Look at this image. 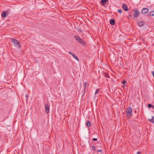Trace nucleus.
I'll list each match as a JSON object with an SVG mask.
<instances>
[{"label": "nucleus", "mask_w": 154, "mask_h": 154, "mask_svg": "<svg viewBox=\"0 0 154 154\" xmlns=\"http://www.w3.org/2000/svg\"><path fill=\"white\" fill-rule=\"evenodd\" d=\"M74 38L82 45L83 46H85V41L83 40L80 37L76 35H75Z\"/></svg>", "instance_id": "nucleus-1"}, {"label": "nucleus", "mask_w": 154, "mask_h": 154, "mask_svg": "<svg viewBox=\"0 0 154 154\" xmlns=\"http://www.w3.org/2000/svg\"><path fill=\"white\" fill-rule=\"evenodd\" d=\"M11 41L12 43H13L15 46L20 48V45L19 41L15 38H12L11 39Z\"/></svg>", "instance_id": "nucleus-2"}, {"label": "nucleus", "mask_w": 154, "mask_h": 154, "mask_svg": "<svg viewBox=\"0 0 154 154\" xmlns=\"http://www.w3.org/2000/svg\"><path fill=\"white\" fill-rule=\"evenodd\" d=\"M134 16L135 18H137L140 14V13L138 9L135 8L134 9Z\"/></svg>", "instance_id": "nucleus-3"}, {"label": "nucleus", "mask_w": 154, "mask_h": 154, "mask_svg": "<svg viewBox=\"0 0 154 154\" xmlns=\"http://www.w3.org/2000/svg\"><path fill=\"white\" fill-rule=\"evenodd\" d=\"M132 112V109L131 106H129L127 108L126 112L127 115L128 114L130 115L131 116V114Z\"/></svg>", "instance_id": "nucleus-4"}, {"label": "nucleus", "mask_w": 154, "mask_h": 154, "mask_svg": "<svg viewBox=\"0 0 154 154\" xmlns=\"http://www.w3.org/2000/svg\"><path fill=\"white\" fill-rule=\"evenodd\" d=\"M148 11L149 10L147 8H144L142 9L141 12L142 14H145L148 12Z\"/></svg>", "instance_id": "nucleus-5"}, {"label": "nucleus", "mask_w": 154, "mask_h": 154, "mask_svg": "<svg viewBox=\"0 0 154 154\" xmlns=\"http://www.w3.org/2000/svg\"><path fill=\"white\" fill-rule=\"evenodd\" d=\"M87 85L88 86V82H85L84 83V91L82 92V95L83 96V95L85 93V91L86 90V88L87 87Z\"/></svg>", "instance_id": "nucleus-6"}, {"label": "nucleus", "mask_w": 154, "mask_h": 154, "mask_svg": "<svg viewBox=\"0 0 154 154\" xmlns=\"http://www.w3.org/2000/svg\"><path fill=\"white\" fill-rule=\"evenodd\" d=\"M45 112L47 113H49V105L48 104H46L45 105Z\"/></svg>", "instance_id": "nucleus-7"}, {"label": "nucleus", "mask_w": 154, "mask_h": 154, "mask_svg": "<svg viewBox=\"0 0 154 154\" xmlns=\"http://www.w3.org/2000/svg\"><path fill=\"white\" fill-rule=\"evenodd\" d=\"M122 8L123 9L126 11L128 10L127 6V5L125 4H123Z\"/></svg>", "instance_id": "nucleus-8"}, {"label": "nucleus", "mask_w": 154, "mask_h": 154, "mask_svg": "<svg viewBox=\"0 0 154 154\" xmlns=\"http://www.w3.org/2000/svg\"><path fill=\"white\" fill-rule=\"evenodd\" d=\"M109 23L111 25H113L115 24V21L114 19H112L109 21Z\"/></svg>", "instance_id": "nucleus-9"}, {"label": "nucleus", "mask_w": 154, "mask_h": 154, "mask_svg": "<svg viewBox=\"0 0 154 154\" xmlns=\"http://www.w3.org/2000/svg\"><path fill=\"white\" fill-rule=\"evenodd\" d=\"M6 13H8L7 11H3L2 14V16L3 17H5L6 16Z\"/></svg>", "instance_id": "nucleus-10"}, {"label": "nucleus", "mask_w": 154, "mask_h": 154, "mask_svg": "<svg viewBox=\"0 0 154 154\" xmlns=\"http://www.w3.org/2000/svg\"><path fill=\"white\" fill-rule=\"evenodd\" d=\"M144 22L143 21H140L138 23V24L140 26H142L144 25Z\"/></svg>", "instance_id": "nucleus-11"}, {"label": "nucleus", "mask_w": 154, "mask_h": 154, "mask_svg": "<svg viewBox=\"0 0 154 154\" xmlns=\"http://www.w3.org/2000/svg\"><path fill=\"white\" fill-rule=\"evenodd\" d=\"M108 0H101V2L102 4L103 5H105L106 4V2H107Z\"/></svg>", "instance_id": "nucleus-12"}, {"label": "nucleus", "mask_w": 154, "mask_h": 154, "mask_svg": "<svg viewBox=\"0 0 154 154\" xmlns=\"http://www.w3.org/2000/svg\"><path fill=\"white\" fill-rule=\"evenodd\" d=\"M103 75L106 78H109L108 74L107 72H105L103 73Z\"/></svg>", "instance_id": "nucleus-13"}, {"label": "nucleus", "mask_w": 154, "mask_h": 154, "mask_svg": "<svg viewBox=\"0 0 154 154\" xmlns=\"http://www.w3.org/2000/svg\"><path fill=\"white\" fill-rule=\"evenodd\" d=\"M148 107L149 108H150L152 107V109H154V106H153V105H152L150 104H148Z\"/></svg>", "instance_id": "nucleus-14"}, {"label": "nucleus", "mask_w": 154, "mask_h": 154, "mask_svg": "<svg viewBox=\"0 0 154 154\" xmlns=\"http://www.w3.org/2000/svg\"><path fill=\"white\" fill-rule=\"evenodd\" d=\"M149 15L150 16H154V11L149 13Z\"/></svg>", "instance_id": "nucleus-15"}, {"label": "nucleus", "mask_w": 154, "mask_h": 154, "mask_svg": "<svg viewBox=\"0 0 154 154\" xmlns=\"http://www.w3.org/2000/svg\"><path fill=\"white\" fill-rule=\"evenodd\" d=\"M72 56L76 60H77L78 61H79V58L74 54H72Z\"/></svg>", "instance_id": "nucleus-16"}, {"label": "nucleus", "mask_w": 154, "mask_h": 154, "mask_svg": "<svg viewBox=\"0 0 154 154\" xmlns=\"http://www.w3.org/2000/svg\"><path fill=\"white\" fill-rule=\"evenodd\" d=\"M153 119H154V117L152 116V118L151 119H149L148 120L149 121H150V122L154 123V120H153Z\"/></svg>", "instance_id": "nucleus-17"}, {"label": "nucleus", "mask_w": 154, "mask_h": 154, "mask_svg": "<svg viewBox=\"0 0 154 154\" xmlns=\"http://www.w3.org/2000/svg\"><path fill=\"white\" fill-rule=\"evenodd\" d=\"M86 125L88 126H91V123L89 121H88L86 123Z\"/></svg>", "instance_id": "nucleus-18"}, {"label": "nucleus", "mask_w": 154, "mask_h": 154, "mask_svg": "<svg viewBox=\"0 0 154 154\" xmlns=\"http://www.w3.org/2000/svg\"><path fill=\"white\" fill-rule=\"evenodd\" d=\"M126 83V81L125 80H123V82H122V84L124 85Z\"/></svg>", "instance_id": "nucleus-19"}, {"label": "nucleus", "mask_w": 154, "mask_h": 154, "mask_svg": "<svg viewBox=\"0 0 154 154\" xmlns=\"http://www.w3.org/2000/svg\"><path fill=\"white\" fill-rule=\"evenodd\" d=\"M118 11L119 13L121 14L122 12V10L121 9H119L118 10Z\"/></svg>", "instance_id": "nucleus-20"}, {"label": "nucleus", "mask_w": 154, "mask_h": 154, "mask_svg": "<svg viewBox=\"0 0 154 154\" xmlns=\"http://www.w3.org/2000/svg\"><path fill=\"white\" fill-rule=\"evenodd\" d=\"M91 148L92 149V150H93V151H94L95 149V147L93 146H92V147H91Z\"/></svg>", "instance_id": "nucleus-21"}, {"label": "nucleus", "mask_w": 154, "mask_h": 154, "mask_svg": "<svg viewBox=\"0 0 154 154\" xmlns=\"http://www.w3.org/2000/svg\"><path fill=\"white\" fill-rule=\"evenodd\" d=\"M99 89H97L96 90V92H95V94H97V93H98V92L99 91Z\"/></svg>", "instance_id": "nucleus-22"}, {"label": "nucleus", "mask_w": 154, "mask_h": 154, "mask_svg": "<svg viewBox=\"0 0 154 154\" xmlns=\"http://www.w3.org/2000/svg\"><path fill=\"white\" fill-rule=\"evenodd\" d=\"M92 140L94 141H96L97 140V139L96 138H94Z\"/></svg>", "instance_id": "nucleus-23"}, {"label": "nucleus", "mask_w": 154, "mask_h": 154, "mask_svg": "<svg viewBox=\"0 0 154 154\" xmlns=\"http://www.w3.org/2000/svg\"><path fill=\"white\" fill-rule=\"evenodd\" d=\"M152 75L153 76V77L154 78V71H153L152 72Z\"/></svg>", "instance_id": "nucleus-24"}, {"label": "nucleus", "mask_w": 154, "mask_h": 154, "mask_svg": "<svg viewBox=\"0 0 154 154\" xmlns=\"http://www.w3.org/2000/svg\"><path fill=\"white\" fill-rule=\"evenodd\" d=\"M97 151L98 152H102V150H99V149H98L97 150Z\"/></svg>", "instance_id": "nucleus-25"}, {"label": "nucleus", "mask_w": 154, "mask_h": 154, "mask_svg": "<svg viewBox=\"0 0 154 154\" xmlns=\"http://www.w3.org/2000/svg\"><path fill=\"white\" fill-rule=\"evenodd\" d=\"M69 54H71L72 55V54H72V53H71V52H69Z\"/></svg>", "instance_id": "nucleus-26"}, {"label": "nucleus", "mask_w": 154, "mask_h": 154, "mask_svg": "<svg viewBox=\"0 0 154 154\" xmlns=\"http://www.w3.org/2000/svg\"><path fill=\"white\" fill-rule=\"evenodd\" d=\"M137 153V154H140V152H138Z\"/></svg>", "instance_id": "nucleus-27"}]
</instances>
